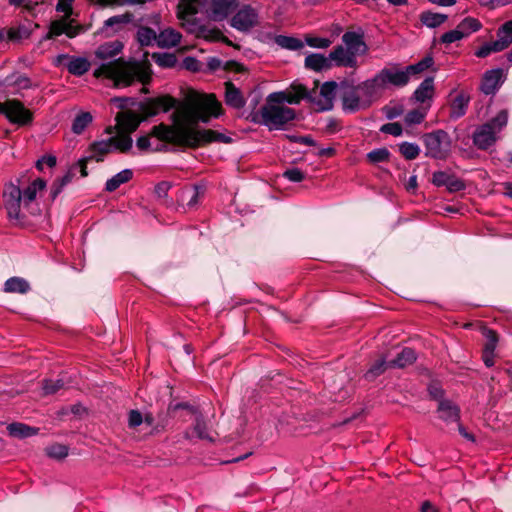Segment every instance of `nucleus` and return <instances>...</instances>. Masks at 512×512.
Instances as JSON below:
<instances>
[{
    "mask_svg": "<svg viewBox=\"0 0 512 512\" xmlns=\"http://www.w3.org/2000/svg\"><path fill=\"white\" fill-rule=\"evenodd\" d=\"M185 105L172 114L173 125L159 124L152 128L149 136L160 141L180 146L197 147L221 142L229 143L231 138L211 129H197L199 122L208 123L211 118L222 114V105L214 94L191 90L186 95Z\"/></svg>",
    "mask_w": 512,
    "mask_h": 512,
    "instance_id": "obj_1",
    "label": "nucleus"
},
{
    "mask_svg": "<svg viewBox=\"0 0 512 512\" xmlns=\"http://www.w3.org/2000/svg\"><path fill=\"white\" fill-rule=\"evenodd\" d=\"M305 98L313 100L312 94L303 85H293L289 90L269 94L257 114L260 117L259 122L269 130L283 129L296 116L295 110L286 104H298Z\"/></svg>",
    "mask_w": 512,
    "mask_h": 512,
    "instance_id": "obj_2",
    "label": "nucleus"
},
{
    "mask_svg": "<svg viewBox=\"0 0 512 512\" xmlns=\"http://www.w3.org/2000/svg\"><path fill=\"white\" fill-rule=\"evenodd\" d=\"M95 77H106L114 82L116 87H126L134 80L146 84L151 79L149 65L139 62H126L122 58L104 63L94 71Z\"/></svg>",
    "mask_w": 512,
    "mask_h": 512,
    "instance_id": "obj_3",
    "label": "nucleus"
},
{
    "mask_svg": "<svg viewBox=\"0 0 512 512\" xmlns=\"http://www.w3.org/2000/svg\"><path fill=\"white\" fill-rule=\"evenodd\" d=\"M433 64L431 57H425L416 64L399 69L397 66L385 67L378 72L385 88L388 86L403 87L408 84L411 76L420 74Z\"/></svg>",
    "mask_w": 512,
    "mask_h": 512,
    "instance_id": "obj_4",
    "label": "nucleus"
},
{
    "mask_svg": "<svg viewBox=\"0 0 512 512\" xmlns=\"http://www.w3.org/2000/svg\"><path fill=\"white\" fill-rule=\"evenodd\" d=\"M508 122L506 110L500 111L490 122L480 126L473 135L474 144L480 149H486L493 145L499 133Z\"/></svg>",
    "mask_w": 512,
    "mask_h": 512,
    "instance_id": "obj_5",
    "label": "nucleus"
},
{
    "mask_svg": "<svg viewBox=\"0 0 512 512\" xmlns=\"http://www.w3.org/2000/svg\"><path fill=\"white\" fill-rule=\"evenodd\" d=\"M424 144L426 155L437 159L445 158L451 147L450 137L443 130L426 134L424 136Z\"/></svg>",
    "mask_w": 512,
    "mask_h": 512,
    "instance_id": "obj_6",
    "label": "nucleus"
},
{
    "mask_svg": "<svg viewBox=\"0 0 512 512\" xmlns=\"http://www.w3.org/2000/svg\"><path fill=\"white\" fill-rule=\"evenodd\" d=\"M177 101L175 98L165 95L157 98H149L139 103L138 110L143 116V119L155 116L160 112H167L171 108L176 107Z\"/></svg>",
    "mask_w": 512,
    "mask_h": 512,
    "instance_id": "obj_7",
    "label": "nucleus"
},
{
    "mask_svg": "<svg viewBox=\"0 0 512 512\" xmlns=\"http://www.w3.org/2000/svg\"><path fill=\"white\" fill-rule=\"evenodd\" d=\"M0 112L10 122L18 125H26L32 121V113L20 101L15 99L0 102Z\"/></svg>",
    "mask_w": 512,
    "mask_h": 512,
    "instance_id": "obj_8",
    "label": "nucleus"
},
{
    "mask_svg": "<svg viewBox=\"0 0 512 512\" xmlns=\"http://www.w3.org/2000/svg\"><path fill=\"white\" fill-rule=\"evenodd\" d=\"M2 197L9 218L19 219L21 207L23 206L22 191L20 188L11 182L5 184Z\"/></svg>",
    "mask_w": 512,
    "mask_h": 512,
    "instance_id": "obj_9",
    "label": "nucleus"
},
{
    "mask_svg": "<svg viewBox=\"0 0 512 512\" xmlns=\"http://www.w3.org/2000/svg\"><path fill=\"white\" fill-rule=\"evenodd\" d=\"M72 22L73 21L69 20L67 17L52 21L49 26V31L43 36L40 43L42 41L58 37L62 34H66L69 38L76 37L81 32L82 27L74 26Z\"/></svg>",
    "mask_w": 512,
    "mask_h": 512,
    "instance_id": "obj_10",
    "label": "nucleus"
},
{
    "mask_svg": "<svg viewBox=\"0 0 512 512\" xmlns=\"http://www.w3.org/2000/svg\"><path fill=\"white\" fill-rule=\"evenodd\" d=\"M56 66H64L69 73L82 76L90 69V62L84 57H73L67 54L58 55L53 62Z\"/></svg>",
    "mask_w": 512,
    "mask_h": 512,
    "instance_id": "obj_11",
    "label": "nucleus"
},
{
    "mask_svg": "<svg viewBox=\"0 0 512 512\" xmlns=\"http://www.w3.org/2000/svg\"><path fill=\"white\" fill-rule=\"evenodd\" d=\"M343 108L354 112L370 106L369 98H365L359 86L347 88L342 95Z\"/></svg>",
    "mask_w": 512,
    "mask_h": 512,
    "instance_id": "obj_12",
    "label": "nucleus"
},
{
    "mask_svg": "<svg viewBox=\"0 0 512 512\" xmlns=\"http://www.w3.org/2000/svg\"><path fill=\"white\" fill-rule=\"evenodd\" d=\"M342 42L356 57L358 55H364L368 51V47L364 41V30L361 27L345 32L342 36Z\"/></svg>",
    "mask_w": 512,
    "mask_h": 512,
    "instance_id": "obj_13",
    "label": "nucleus"
},
{
    "mask_svg": "<svg viewBox=\"0 0 512 512\" xmlns=\"http://www.w3.org/2000/svg\"><path fill=\"white\" fill-rule=\"evenodd\" d=\"M258 23V13L251 6H244L232 18L231 25L237 30L246 31Z\"/></svg>",
    "mask_w": 512,
    "mask_h": 512,
    "instance_id": "obj_14",
    "label": "nucleus"
},
{
    "mask_svg": "<svg viewBox=\"0 0 512 512\" xmlns=\"http://www.w3.org/2000/svg\"><path fill=\"white\" fill-rule=\"evenodd\" d=\"M237 6V0H212L207 9V16L214 21L225 19Z\"/></svg>",
    "mask_w": 512,
    "mask_h": 512,
    "instance_id": "obj_15",
    "label": "nucleus"
},
{
    "mask_svg": "<svg viewBox=\"0 0 512 512\" xmlns=\"http://www.w3.org/2000/svg\"><path fill=\"white\" fill-rule=\"evenodd\" d=\"M502 69H492L484 73L480 85L481 91L486 95H494L504 82Z\"/></svg>",
    "mask_w": 512,
    "mask_h": 512,
    "instance_id": "obj_16",
    "label": "nucleus"
},
{
    "mask_svg": "<svg viewBox=\"0 0 512 512\" xmlns=\"http://www.w3.org/2000/svg\"><path fill=\"white\" fill-rule=\"evenodd\" d=\"M330 64L333 63L339 67L356 68L357 58L345 46H336L329 54Z\"/></svg>",
    "mask_w": 512,
    "mask_h": 512,
    "instance_id": "obj_17",
    "label": "nucleus"
},
{
    "mask_svg": "<svg viewBox=\"0 0 512 512\" xmlns=\"http://www.w3.org/2000/svg\"><path fill=\"white\" fill-rule=\"evenodd\" d=\"M205 0H179L177 17L185 26L190 23V18L196 15L204 6Z\"/></svg>",
    "mask_w": 512,
    "mask_h": 512,
    "instance_id": "obj_18",
    "label": "nucleus"
},
{
    "mask_svg": "<svg viewBox=\"0 0 512 512\" xmlns=\"http://www.w3.org/2000/svg\"><path fill=\"white\" fill-rule=\"evenodd\" d=\"M143 120L144 119L141 114L138 115L130 110L119 112L116 115L117 125L125 134L128 135L135 131Z\"/></svg>",
    "mask_w": 512,
    "mask_h": 512,
    "instance_id": "obj_19",
    "label": "nucleus"
},
{
    "mask_svg": "<svg viewBox=\"0 0 512 512\" xmlns=\"http://www.w3.org/2000/svg\"><path fill=\"white\" fill-rule=\"evenodd\" d=\"M358 86L363 96L369 98L370 104L386 89L378 73L373 78L362 82Z\"/></svg>",
    "mask_w": 512,
    "mask_h": 512,
    "instance_id": "obj_20",
    "label": "nucleus"
},
{
    "mask_svg": "<svg viewBox=\"0 0 512 512\" xmlns=\"http://www.w3.org/2000/svg\"><path fill=\"white\" fill-rule=\"evenodd\" d=\"M497 37V40L489 42L494 53L505 50L512 43V20L499 28Z\"/></svg>",
    "mask_w": 512,
    "mask_h": 512,
    "instance_id": "obj_21",
    "label": "nucleus"
},
{
    "mask_svg": "<svg viewBox=\"0 0 512 512\" xmlns=\"http://www.w3.org/2000/svg\"><path fill=\"white\" fill-rule=\"evenodd\" d=\"M434 95V81L432 77H428L421 82L413 93V99L422 105L429 104L431 106V100Z\"/></svg>",
    "mask_w": 512,
    "mask_h": 512,
    "instance_id": "obj_22",
    "label": "nucleus"
},
{
    "mask_svg": "<svg viewBox=\"0 0 512 512\" xmlns=\"http://www.w3.org/2000/svg\"><path fill=\"white\" fill-rule=\"evenodd\" d=\"M39 28L37 23L19 24L12 26L7 30V37L11 41H21L28 39L33 33L34 29Z\"/></svg>",
    "mask_w": 512,
    "mask_h": 512,
    "instance_id": "obj_23",
    "label": "nucleus"
},
{
    "mask_svg": "<svg viewBox=\"0 0 512 512\" xmlns=\"http://www.w3.org/2000/svg\"><path fill=\"white\" fill-rule=\"evenodd\" d=\"M225 102L228 106L240 109L245 105V99L240 90L232 83H225Z\"/></svg>",
    "mask_w": 512,
    "mask_h": 512,
    "instance_id": "obj_24",
    "label": "nucleus"
},
{
    "mask_svg": "<svg viewBox=\"0 0 512 512\" xmlns=\"http://www.w3.org/2000/svg\"><path fill=\"white\" fill-rule=\"evenodd\" d=\"M195 423L192 430L185 433L187 439L213 440L208 431L207 425L200 414L195 415Z\"/></svg>",
    "mask_w": 512,
    "mask_h": 512,
    "instance_id": "obj_25",
    "label": "nucleus"
},
{
    "mask_svg": "<svg viewBox=\"0 0 512 512\" xmlns=\"http://www.w3.org/2000/svg\"><path fill=\"white\" fill-rule=\"evenodd\" d=\"M181 38L182 36L177 30L166 28L158 34L157 45L161 48L175 47L180 43Z\"/></svg>",
    "mask_w": 512,
    "mask_h": 512,
    "instance_id": "obj_26",
    "label": "nucleus"
},
{
    "mask_svg": "<svg viewBox=\"0 0 512 512\" xmlns=\"http://www.w3.org/2000/svg\"><path fill=\"white\" fill-rule=\"evenodd\" d=\"M305 67L314 71L328 70L332 67L328 56L319 53H312L305 58Z\"/></svg>",
    "mask_w": 512,
    "mask_h": 512,
    "instance_id": "obj_27",
    "label": "nucleus"
},
{
    "mask_svg": "<svg viewBox=\"0 0 512 512\" xmlns=\"http://www.w3.org/2000/svg\"><path fill=\"white\" fill-rule=\"evenodd\" d=\"M122 49L123 44L116 40L100 45L95 51V55L101 60H107L116 57Z\"/></svg>",
    "mask_w": 512,
    "mask_h": 512,
    "instance_id": "obj_28",
    "label": "nucleus"
},
{
    "mask_svg": "<svg viewBox=\"0 0 512 512\" xmlns=\"http://www.w3.org/2000/svg\"><path fill=\"white\" fill-rule=\"evenodd\" d=\"M438 414L446 422H456L459 419L458 407L448 400H441L439 402Z\"/></svg>",
    "mask_w": 512,
    "mask_h": 512,
    "instance_id": "obj_29",
    "label": "nucleus"
},
{
    "mask_svg": "<svg viewBox=\"0 0 512 512\" xmlns=\"http://www.w3.org/2000/svg\"><path fill=\"white\" fill-rule=\"evenodd\" d=\"M46 182L38 178L34 180L23 192H22V199H23V206L26 207L30 203H32L36 197L38 192H41L45 189Z\"/></svg>",
    "mask_w": 512,
    "mask_h": 512,
    "instance_id": "obj_30",
    "label": "nucleus"
},
{
    "mask_svg": "<svg viewBox=\"0 0 512 512\" xmlns=\"http://www.w3.org/2000/svg\"><path fill=\"white\" fill-rule=\"evenodd\" d=\"M468 103L469 96L464 93L458 94L451 102L450 117L454 119L462 117L466 113Z\"/></svg>",
    "mask_w": 512,
    "mask_h": 512,
    "instance_id": "obj_31",
    "label": "nucleus"
},
{
    "mask_svg": "<svg viewBox=\"0 0 512 512\" xmlns=\"http://www.w3.org/2000/svg\"><path fill=\"white\" fill-rule=\"evenodd\" d=\"M30 290V284L21 277H11L4 284V291L7 293L25 294Z\"/></svg>",
    "mask_w": 512,
    "mask_h": 512,
    "instance_id": "obj_32",
    "label": "nucleus"
},
{
    "mask_svg": "<svg viewBox=\"0 0 512 512\" xmlns=\"http://www.w3.org/2000/svg\"><path fill=\"white\" fill-rule=\"evenodd\" d=\"M7 430L9 434L17 438H27L34 436L38 433L39 429L31 427L24 423H11L8 425Z\"/></svg>",
    "mask_w": 512,
    "mask_h": 512,
    "instance_id": "obj_33",
    "label": "nucleus"
},
{
    "mask_svg": "<svg viewBox=\"0 0 512 512\" xmlns=\"http://www.w3.org/2000/svg\"><path fill=\"white\" fill-rule=\"evenodd\" d=\"M416 360L415 351L411 348H404L394 360L389 361L392 368H404Z\"/></svg>",
    "mask_w": 512,
    "mask_h": 512,
    "instance_id": "obj_34",
    "label": "nucleus"
},
{
    "mask_svg": "<svg viewBox=\"0 0 512 512\" xmlns=\"http://www.w3.org/2000/svg\"><path fill=\"white\" fill-rule=\"evenodd\" d=\"M133 176V172L130 169H124L114 175L112 178L107 180L106 182V190L109 192L115 191L120 185L127 183L131 180Z\"/></svg>",
    "mask_w": 512,
    "mask_h": 512,
    "instance_id": "obj_35",
    "label": "nucleus"
},
{
    "mask_svg": "<svg viewBox=\"0 0 512 512\" xmlns=\"http://www.w3.org/2000/svg\"><path fill=\"white\" fill-rule=\"evenodd\" d=\"M429 108H430V105L427 104V105H421L420 107L409 111L405 115V119H404L406 125L411 126V125H417V124L422 123L427 115Z\"/></svg>",
    "mask_w": 512,
    "mask_h": 512,
    "instance_id": "obj_36",
    "label": "nucleus"
},
{
    "mask_svg": "<svg viewBox=\"0 0 512 512\" xmlns=\"http://www.w3.org/2000/svg\"><path fill=\"white\" fill-rule=\"evenodd\" d=\"M113 150V145L110 139L103 140L99 142H95L91 145V159H96V161H102L103 156Z\"/></svg>",
    "mask_w": 512,
    "mask_h": 512,
    "instance_id": "obj_37",
    "label": "nucleus"
},
{
    "mask_svg": "<svg viewBox=\"0 0 512 512\" xmlns=\"http://www.w3.org/2000/svg\"><path fill=\"white\" fill-rule=\"evenodd\" d=\"M200 192L196 187L185 188L181 190L179 201L188 208H194L199 202Z\"/></svg>",
    "mask_w": 512,
    "mask_h": 512,
    "instance_id": "obj_38",
    "label": "nucleus"
},
{
    "mask_svg": "<svg viewBox=\"0 0 512 512\" xmlns=\"http://www.w3.org/2000/svg\"><path fill=\"white\" fill-rule=\"evenodd\" d=\"M481 27L482 24L478 19L466 17L457 25L456 28L460 30L463 37L466 38L472 33L479 31Z\"/></svg>",
    "mask_w": 512,
    "mask_h": 512,
    "instance_id": "obj_39",
    "label": "nucleus"
},
{
    "mask_svg": "<svg viewBox=\"0 0 512 512\" xmlns=\"http://www.w3.org/2000/svg\"><path fill=\"white\" fill-rule=\"evenodd\" d=\"M76 173L74 171V168H69L67 173L60 179H56L50 190V194L52 199H55L63 190V188L72 181V179L75 177Z\"/></svg>",
    "mask_w": 512,
    "mask_h": 512,
    "instance_id": "obj_40",
    "label": "nucleus"
},
{
    "mask_svg": "<svg viewBox=\"0 0 512 512\" xmlns=\"http://www.w3.org/2000/svg\"><path fill=\"white\" fill-rule=\"evenodd\" d=\"M447 15L441 14V13H434V12H423L420 16L421 22L429 27V28H435L443 24L447 20Z\"/></svg>",
    "mask_w": 512,
    "mask_h": 512,
    "instance_id": "obj_41",
    "label": "nucleus"
},
{
    "mask_svg": "<svg viewBox=\"0 0 512 512\" xmlns=\"http://www.w3.org/2000/svg\"><path fill=\"white\" fill-rule=\"evenodd\" d=\"M336 88L337 84L335 82H325L321 86L320 95L323 97L325 103L320 107V109L325 110L331 107L332 100L335 96Z\"/></svg>",
    "mask_w": 512,
    "mask_h": 512,
    "instance_id": "obj_42",
    "label": "nucleus"
},
{
    "mask_svg": "<svg viewBox=\"0 0 512 512\" xmlns=\"http://www.w3.org/2000/svg\"><path fill=\"white\" fill-rule=\"evenodd\" d=\"M92 115L89 112L79 113L72 123L73 133L80 135L83 133L85 128L92 122Z\"/></svg>",
    "mask_w": 512,
    "mask_h": 512,
    "instance_id": "obj_43",
    "label": "nucleus"
},
{
    "mask_svg": "<svg viewBox=\"0 0 512 512\" xmlns=\"http://www.w3.org/2000/svg\"><path fill=\"white\" fill-rule=\"evenodd\" d=\"M275 42L280 47L293 51L299 50L304 46L303 42L300 39L284 35L277 36L275 38Z\"/></svg>",
    "mask_w": 512,
    "mask_h": 512,
    "instance_id": "obj_44",
    "label": "nucleus"
},
{
    "mask_svg": "<svg viewBox=\"0 0 512 512\" xmlns=\"http://www.w3.org/2000/svg\"><path fill=\"white\" fill-rule=\"evenodd\" d=\"M156 32L149 27H140L137 31V39L142 46H150L157 43Z\"/></svg>",
    "mask_w": 512,
    "mask_h": 512,
    "instance_id": "obj_45",
    "label": "nucleus"
},
{
    "mask_svg": "<svg viewBox=\"0 0 512 512\" xmlns=\"http://www.w3.org/2000/svg\"><path fill=\"white\" fill-rule=\"evenodd\" d=\"M113 149L119 150L120 152H127L132 147V139L128 134H119L118 136L110 138Z\"/></svg>",
    "mask_w": 512,
    "mask_h": 512,
    "instance_id": "obj_46",
    "label": "nucleus"
},
{
    "mask_svg": "<svg viewBox=\"0 0 512 512\" xmlns=\"http://www.w3.org/2000/svg\"><path fill=\"white\" fill-rule=\"evenodd\" d=\"M152 59L157 65L163 68L174 67L177 63V58L172 53H153Z\"/></svg>",
    "mask_w": 512,
    "mask_h": 512,
    "instance_id": "obj_47",
    "label": "nucleus"
},
{
    "mask_svg": "<svg viewBox=\"0 0 512 512\" xmlns=\"http://www.w3.org/2000/svg\"><path fill=\"white\" fill-rule=\"evenodd\" d=\"M7 86H15L18 90L29 89L31 87L30 79L23 75H12L5 79Z\"/></svg>",
    "mask_w": 512,
    "mask_h": 512,
    "instance_id": "obj_48",
    "label": "nucleus"
},
{
    "mask_svg": "<svg viewBox=\"0 0 512 512\" xmlns=\"http://www.w3.org/2000/svg\"><path fill=\"white\" fill-rule=\"evenodd\" d=\"M399 151L407 160H413L418 157L420 147L415 143L403 142L399 145Z\"/></svg>",
    "mask_w": 512,
    "mask_h": 512,
    "instance_id": "obj_49",
    "label": "nucleus"
},
{
    "mask_svg": "<svg viewBox=\"0 0 512 512\" xmlns=\"http://www.w3.org/2000/svg\"><path fill=\"white\" fill-rule=\"evenodd\" d=\"M388 367H390L389 362L385 358H380L367 371L366 378L371 380L382 374Z\"/></svg>",
    "mask_w": 512,
    "mask_h": 512,
    "instance_id": "obj_50",
    "label": "nucleus"
},
{
    "mask_svg": "<svg viewBox=\"0 0 512 512\" xmlns=\"http://www.w3.org/2000/svg\"><path fill=\"white\" fill-rule=\"evenodd\" d=\"M390 152L386 148L372 150L367 154V159L373 164L385 162L389 159Z\"/></svg>",
    "mask_w": 512,
    "mask_h": 512,
    "instance_id": "obj_51",
    "label": "nucleus"
},
{
    "mask_svg": "<svg viewBox=\"0 0 512 512\" xmlns=\"http://www.w3.org/2000/svg\"><path fill=\"white\" fill-rule=\"evenodd\" d=\"M64 387L62 379L57 380H45L43 383V392L45 395L54 394Z\"/></svg>",
    "mask_w": 512,
    "mask_h": 512,
    "instance_id": "obj_52",
    "label": "nucleus"
},
{
    "mask_svg": "<svg viewBox=\"0 0 512 512\" xmlns=\"http://www.w3.org/2000/svg\"><path fill=\"white\" fill-rule=\"evenodd\" d=\"M46 451L49 457L55 459H62L68 455L67 447L61 444L51 445Z\"/></svg>",
    "mask_w": 512,
    "mask_h": 512,
    "instance_id": "obj_53",
    "label": "nucleus"
},
{
    "mask_svg": "<svg viewBox=\"0 0 512 512\" xmlns=\"http://www.w3.org/2000/svg\"><path fill=\"white\" fill-rule=\"evenodd\" d=\"M9 5L14 7H23L29 13H32L39 5L38 0H7Z\"/></svg>",
    "mask_w": 512,
    "mask_h": 512,
    "instance_id": "obj_54",
    "label": "nucleus"
},
{
    "mask_svg": "<svg viewBox=\"0 0 512 512\" xmlns=\"http://www.w3.org/2000/svg\"><path fill=\"white\" fill-rule=\"evenodd\" d=\"M332 40L329 38H322V37H307L306 43L310 47L313 48H320L325 49L328 48L332 44Z\"/></svg>",
    "mask_w": 512,
    "mask_h": 512,
    "instance_id": "obj_55",
    "label": "nucleus"
},
{
    "mask_svg": "<svg viewBox=\"0 0 512 512\" xmlns=\"http://www.w3.org/2000/svg\"><path fill=\"white\" fill-rule=\"evenodd\" d=\"M404 112L403 106L399 104L387 105L383 107V113L387 119H395L402 115Z\"/></svg>",
    "mask_w": 512,
    "mask_h": 512,
    "instance_id": "obj_56",
    "label": "nucleus"
},
{
    "mask_svg": "<svg viewBox=\"0 0 512 512\" xmlns=\"http://www.w3.org/2000/svg\"><path fill=\"white\" fill-rule=\"evenodd\" d=\"M464 39L463 35L461 34L460 30H458L457 28L453 29V30H450L446 33H444L442 36H441V39L440 41L444 44H451V43H454L456 41H460Z\"/></svg>",
    "mask_w": 512,
    "mask_h": 512,
    "instance_id": "obj_57",
    "label": "nucleus"
},
{
    "mask_svg": "<svg viewBox=\"0 0 512 512\" xmlns=\"http://www.w3.org/2000/svg\"><path fill=\"white\" fill-rule=\"evenodd\" d=\"M131 21V16L129 14H124V15H117V16H113V17H110L109 19H107L105 21V27L106 28H109V27H113V26H121L123 24H127Z\"/></svg>",
    "mask_w": 512,
    "mask_h": 512,
    "instance_id": "obj_58",
    "label": "nucleus"
},
{
    "mask_svg": "<svg viewBox=\"0 0 512 512\" xmlns=\"http://www.w3.org/2000/svg\"><path fill=\"white\" fill-rule=\"evenodd\" d=\"M380 131L383 133H386V134H391L393 136H400V135H402L403 129L399 123L394 122V123L384 124L380 128Z\"/></svg>",
    "mask_w": 512,
    "mask_h": 512,
    "instance_id": "obj_59",
    "label": "nucleus"
},
{
    "mask_svg": "<svg viewBox=\"0 0 512 512\" xmlns=\"http://www.w3.org/2000/svg\"><path fill=\"white\" fill-rule=\"evenodd\" d=\"M283 176L291 182H300L304 179V173L298 168L287 169Z\"/></svg>",
    "mask_w": 512,
    "mask_h": 512,
    "instance_id": "obj_60",
    "label": "nucleus"
},
{
    "mask_svg": "<svg viewBox=\"0 0 512 512\" xmlns=\"http://www.w3.org/2000/svg\"><path fill=\"white\" fill-rule=\"evenodd\" d=\"M485 335L487 338V342H486L483 350L488 351V353H490V352L494 353V350L497 345V335L492 330H488Z\"/></svg>",
    "mask_w": 512,
    "mask_h": 512,
    "instance_id": "obj_61",
    "label": "nucleus"
},
{
    "mask_svg": "<svg viewBox=\"0 0 512 512\" xmlns=\"http://www.w3.org/2000/svg\"><path fill=\"white\" fill-rule=\"evenodd\" d=\"M446 187L450 192H457L463 190L465 188V184L462 180L451 175Z\"/></svg>",
    "mask_w": 512,
    "mask_h": 512,
    "instance_id": "obj_62",
    "label": "nucleus"
},
{
    "mask_svg": "<svg viewBox=\"0 0 512 512\" xmlns=\"http://www.w3.org/2000/svg\"><path fill=\"white\" fill-rule=\"evenodd\" d=\"M72 2L73 0H58L56 10L58 12L65 13L64 17H67L69 19V16L72 13Z\"/></svg>",
    "mask_w": 512,
    "mask_h": 512,
    "instance_id": "obj_63",
    "label": "nucleus"
},
{
    "mask_svg": "<svg viewBox=\"0 0 512 512\" xmlns=\"http://www.w3.org/2000/svg\"><path fill=\"white\" fill-rule=\"evenodd\" d=\"M45 165L48 167H54L56 165V157L53 155H45L36 163V167L40 171L44 169Z\"/></svg>",
    "mask_w": 512,
    "mask_h": 512,
    "instance_id": "obj_64",
    "label": "nucleus"
}]
</instances>
